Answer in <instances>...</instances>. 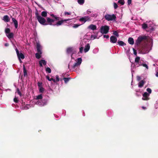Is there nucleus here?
Here are the masks:
<instances>
[{"mask_svg": "<svg viewBox=\"0 0 158 158\" xmlns=\"http://www.w3.org/2000/svg\"><path fill=\"white\" fill-rule=\"evenodd\" d=\"M147 40V37L146 36H140L136 40L135 45V46H138L141 43L143 42V43L146 42Z\"/></svg>", "mask_w": 158, "mask_h": 158, "instance_id": "1", "label": "nucleus"}, {"mask_svg": "<svg viewBox=\"0 0 158 158\" xmlns=\"http://www.w3.org/2000/svg\"><path fill=\"white\" fill-rule=\"evenodd\" d=\"M36 17L39 22L43 25H46V19L40 15L38 13H35Z\"/></svg>", "mask_w": 158, "mask_h": 158, "instance_id": "2", "label": "nucleus"}, {"mask_svg": "<svg viewBox=\"0 0 158 158\" xmlns=\"http://www.w3.org/2000/svg\"><path fill=\"white\" fill-rule=\"evenodd\" d=\"M104 18L108 21H115L116 19L115 15L114 14L110 15L107 14L105 15Z\"/></svg>", "mask_w": 158, "mask_h": 158, "instance_id": "3", "label": "nucleus"}, {"mask_svg": "<svg viewBox=\"0 0 158 158\" xmlns=\"http://www.w3.org/2000/svg\"><path fill=\"white\" fill-rule=\"evenodd\" d=\"M82 61L81 58H80L77 59V61L75 63L73 66H72V69L73 71H74L79 67L81 64Z\"/></svg>", "mask_w": 158, "mask_h": 158, "instance_id": "4", "label": "nucleus"}, {"mask_svg": "<svg viewBox=\"0 0 158 158\" xmlns=\"http://www.w3.org/2000/svg\"><path fill=\"white\" fill-rule=\"evenodd\" d=\"M148 46L146 43L142 44L140 47L139 50L141 52L145 53L148 52Z\"/></svg>", "mask_w": 158, "mask_h": 158, "instance_id": "5", "label": "nucleus"}, {"mask_svg": "<svg viewBox=\"0 0 158 158\" xmlns=\"http://www.w3.org/2000/svg\"><path fill=\"white\" fill-rule=\"evenodd\" d=\"M109 29V27L107 25H105L101 27L100 29V31L102 34H106L108 32Z\"/></svg>", "mask_w": 158, "mask_h": 158, "instance_id": "6", "label": "nucleus"}, {"mask_svg": "<svg viewBox=\"0 0 158 158\" xmlns=\"http://www.w3.org/2000/svg\"><path fill=\"white\" fill-rule=\"evenodd\" d=\"M91 20L90 17L88 16H85L80 18L79 21L82 23V24L84 23L86 21H89Z\"/></svg>", "mask_w": 158, "mask_h": 158, "instance_id": "7", "label": "nucleus"}, {"mask_svg": "<svg viewBox=\"0 0 158 158\" xmlns=\"http://www.w3.org/2000/svg\"><path fill=\"white\" fill-rule=\"evenodd\" d=\"M47 21L46 22L47 25L49 24L50 25H52V23L54 22L55 20L53 19H50L49 17L47 18Z\"/></svg>", "mask_w": 158, "mask_h": 158, "instance_id": "8", "label": "nucleus"}, {"mask_svg": "<svg viewBox=\"0 0 158 158\" xmlns=\"http://www.w3.org/2000/svg\"><path fill=\"white\" fill-rule=\"evenodd\" d=\"M149 96V94L148 93L145 92L143 94V97L142 98V100H148L149 99L148 97Z\"/></svg>", "mask_w": 158, "mask_h": 158, "instance_id": "9", "label": "nucleus"}, {"mask_svg": "<svg viewBox=\"0 0 158 158\" xmlns=\"http://www.w3.org/2000/svg\"><path fill=\"white\" fill-rule=\"evenodd\" d=\"M67 52L68 53H72L71 55V57L72 59H73V55L74 53V51L73 48H69L67 49Z\"/></svg>", "mask_w": 158, "mask_h": 158, "instance_id": "10", "label": "nucleus"}, {"mask_svg": "<svg viewBox=\"0 0 158 158\" xmlns=\"http://www.w3.org/2000/svg\"><path fill=\"white\" fill-rule=\"evenodd\" d=\"M70 20V19H64V20H61L60 21H58V22H57L56 24V25L57 26H58L59 25H60L61 24H62L66 22L67 21H68Z\"/></svg>", "mask_w": 158, "mask_h": 158, "instance_id": "11", "label": "nucleus"}, {"mask_svg": "<svg viewBox=\"0 0 158 158\" xmlns=\"http://www.w3.org/2000/svg\"><path fill=\"white\" fill-rule=\"evenodd\" d=\"M117 41V38L114 36H111L110 37V42L112 43H115Z\"/></svg>", "mask_w": 158, "mask_h": 158, "instance_id": "12", "label": "nucleus"}, {"mask_svg": "<svg viewBox=\"0 0 158 158\" xmlns=\"http://www.w3.org/2000/svg\"><path fill=\"white\" fill-rule=\"evenodd\" d=\"M140 60V57L139 56H136L135 58V61L136 65H138L139 66V64H142Z\"/></svg>", "mask_w": 158, "mask_h": 158, "instance_id": "13", "label": "nucleus"}, {"mask_svg": "<svg viewBox=\"0 0 158 158\" xmlns=\"http://www.w3.org/2000/svg\"><path fill=\"white\" fill-rule=\"evenodd\" d=\"M17 55L20 62H21L22 61L21 60V59H23L25 57L24 55L22 53H19V54Z\"/></svg>", "mask_w": 158, "mask_h": 158, "instance_id": "14", "label": "nucleus"}, {"mask_svg": "<svg viewBox=\"0 0 158 158\" xmlns=\"http://www.w3.org/2000/svg\"><path fill=\"white\" fill-rule=\"evenodd\" d=\"M12 20L14 23L15 27V28H17L18 27V22L17 20L14 18H12Z\"/></svg>", "mask_w": 158, "mask_h": 158, "instance_id": "15", "label": "nucleus"}, {"mask_svg": "<svg viewBox=\"0 0 158 158\" xmlns=\"http://www.w3.org/2000/svg\"><path fill=\"white\" fill-rule=\"evenodd\" d=\"M88 28L93 30H95L97 29V27L95 25L91 24L88 27Z\"/></svg>", "mask_w": 158, "mask_h": 158, "instance_id": "16", "label": "nucleus"}, {"mask_svg": "<svg viewBox=\"0 0 158 158\" xmlns=\"http://www.w3.org/2000/svg\"><path fill=\"white\" fill-rule=\"evenodd\" d=\"M90 45L89 44H87L85 46L84 51L85 52H87L90 49Z\"/></svg>", "mask_w": 158, "mask_h": 158, "instance_id": "17", "label": "nucleus"}, {"mask_svg": "<svg viewBox=\"0 0 158 158\" xmlns=\"http://www.w3.org/2000/svg\"><path fill=\"white\" fill-rule=\"evenodd\" d=\"M37 50V52H42L41 51V47L40 45L39 44H36Z\"/></svg>", "mask_w": 158, "mask_h": 158, "instance_id": "18", "label": "nucleus"}, {"mask_svg": "<svg viewBox=\"0 0 158 158\" xmlns=\"http://www.w3.org/2000/svg\"><path fill=\"white\" fill-rule=\"evenodd\" d=\"M46 62L45 60H41L39 61V64L40 67L43 66V64L45 65L46 64Z\"/></svg>", "mask_w": 158, "mask_h": 158, "instance_id": "19", "label": "nucleus"}, {"mask_svg": "<svg viewBox=\"0 0 158 158\" xmlns=\"http://www.w3.org/2000/svg\"><path fill=\"white\" fill-rule=\"evenodd\" d=\"M6 36L9 39H10L14 38V34L13 33L10 32L7 34Z\"/></svg>", "mask_w": 158, "mask_h": 158, "instance_id": "20", "label": "nucleus"}, {"mask_svg": "<svg viewBox=\"0 0 158 158\" xmlns=\"http://www.w3.org/2000/svg\"><path fill=\"white\" fill-rule=\"evenodd\" d=\"M128 43L131 45H133L134 44V39L130 37L128 40Z\"/></svg>", "mask_w": 158, "mask_h": 158, "instance_id": "21", "label": "nucleus"}, {"mask_svg": "<svg viewBox=\"0 0 158 158\" xmlns=\"http://www.w3.org/2000/svg\"><path fill=\"white\" fill-rule=\"evenodd\" d=\"M145 81L143 80L141 81L138 83V86L140 88L142 87L145 83Z\"/></svg>", "mask_w": 158, "mask_h": 158, "instance_id": "22", "label": "nucleus"}, {"mask_svg": "<svg viewBox=\"0 0 158 158\" xmlns=\"http://www.w3.org/2000/svg\"><path fill=\"white\" fill-rule=\"evenodd\" d=\"M42 54V52H37L35 55L36 57L38 59H39L41 57Z\"/></svg>", "mask_w": 158, "mask_h": 158, "instance_id": "23", "label": "nucleus"}, {"mask_svg": "<svg viewBox=\"0 0 158 158\" xmlns=\"http://www.w3.org/2000/svg\"><path fill=\"white\" fill-rule=\"evenodd\" d=\"M3 20L6 22H8L9 21V19L7 15H5L3 17Z\"/></svg>", "mask_w": 158, "mask_h": 158, "instance_id": "24", "label": "nucleus"}, {"mask_svg": "<svg viewBox=\"0 0 158 158\" xmlns=\"http://www.w3.org/2000/svg\"><path fill=\"white\" fill-rule=\"evenodd\" d=\"M41 15L43 17H46L47 16V12L45 11H42L41 13Z\"/></svg>", "mask_w": 158, "mask_h": 158, "instance_id": "25", "label": "nucleus"}, {"mask_svg": "<svg viewBox=\"0 0 158 158\" xmlns=\"http://www.w3.org/2000/svg\"><path fill=\"white\" fill-rule=\"evenodd\" d=\"M71 79L70 77H64L63 78V80L64 81L65 83H67Z\"/></svg>", "mask_w": 158, "mask_h": 158, "instance_id": "26", "label": "nucleus"}, {"mask_svg": "<svg viewBox=\"0 0 158 158\" xmlns=\"http://www.w3.org/2000/svg\"><path fill=\"white\" fill-rule=\"evenodd\" d=\"M50 16L52 18H55L56 20H59V17H57L55 15L53 14H51Z\"/></svg>", "mask_w": 158, "mask_h": 158, "instance_id": "27", "label": "nucleus"}, {"mask_svg": "<svg viewBox=\"0 0 158 158\" xmlns=\"http://www.w3.org/2000/svg\"><path fill=\"white\" fill-rule=\"evenodd\" d=\"M118 44L120 46H123L126 45L122 41H118Z\"/></svg>", "mask_w": 158, "mask_h": 158, "instance_id": "28", "label": "nucleus"}, {"mask_svg": "<svg viewBox=\"0 0 158 158\" xmlns=\"http://www.w3.org/2000/svg\"><path fill=\"white\" fill-rule=\"evenodd\" d=\"M78 3L80 5H82L85 2V0H77Z\"/></svg>", "mask_w": 158, "mask_h": 158, "instance_id": "29", "label": "nucleus"}, {"mask_svg": "<svg viewBox=\"0 0 158 158\" xmlns=\"http://www.w3.org/2000/svg\"><path fill=\"white\" fill-rule=\"evenodd\" d=\"M10 28H6L5 30V32L7 35L10 33Z\"/></svg>", "mask_w": 158, "mask_h": 158, "instance_id": "30", "label": "nucleus"}, {"mask_svg": "<svg viewBox=\"0 0 158 158\" xmlns=\"http://www.w3.org/2000/svg\"><path fill=\"white\" fill-rule=\"evenodd\" d=\"M142 27L145 29L148 28V25L146 24L143 23L142 25Z\"/></svg>", "mask_w": 158, "mask_h": 158, "instance_id": "31", "label": "nucleus"}, {"mask_svg": "<svg viewBox=\"0 0 158 158\" xmlns=\"http://www.w3.org/2000/svg\"><path fill=\"white\" fill-rule=\"evenodd\" d=\"M139 64V66H143L145 67L147 69H148V66L147 64L143 63Z\"/></svg>", "mask_w": 158, "mask_h": 158, "instance_id": "32", "label": "nucleus"}, {"mask_svg": "<svg viewBox=\"0 0 158 158\" xmlns=\"http://www.w3.org/2000/svg\"><path fill=\"white\" fill-rule=\"evenodd\" d=\"M118 2L122 5H123L124 4V0H118Z\"/></svg>", "mask_w": 158, "mask_h": 158, "instance_id": "33", "label": "nucleus"}, {"mask_svg": "<svg viewBox=\"0 0 158 158\" xmlns=\"http://www.w3.org/2000/svg\"><path fill=\"white\" fill-rule=\"evenodd\" d=\"M71 14V12H68L66 11H65L64 13V15L65 16H68L70 15Z\"/></svg>", "mask_w": 158, "mask_h": 158, "instance_id": "34", "label": "nucleus"}, {"mask_svg": "<svg viewBox=\"0 0 158 158\" xmlns=\"http://www.w3.org/2000/svg\"><path fill=\"white\" fill-rule=\"evenodd\" d=\"M43 96L42 94L39 95L38 96H36V99H41L42 98Z\"/></svg>", "mask_w": 158, "mask_h": 158, "instance_id": "35", "label": "nucleus"}, {"mask_svg": "<svg viewBox=\"0 0 158 158\" xmlns=\"http://www.w3.org/2000/svg\"><path fill=\"white\" fill-rule=\"evenodd\" d=\"M46 71L48 73H50L51 72V69L49 67H47L46 69Z\"/></svg>", "mask_w": 158, "mask_h": 158, "instance_id": "36", "label": "nucleus"}, {"mask_svg": "<svg viewBox=\"0 0 158 158\" xmlns=\"http://www.w3.org/2000/svg\"><path fill=\"white\" fill-rule=\"evenodd\" d=\"M23 73L24 76L27 75V71L24 66H23Z\"/></svg>", "mask_w": 158, "mask_h": 158, "instance_id": "37", "label": "nucleus"}, {"mask_svg": "<svg viewBox=\"0 0 158 158\" xmlns=\"http://www.w3.org/2000/svg\"><path fill=\"white\" fill-rule=\"evenodd\" d=\"M39 88V90L40 93H43L44 91V89L43 87H40Z\"/></svg>", "mask_w": 158, "mask_h": 158, "instance_id": "38", "label": "nucleus"}, {"mask_svg": "<svg viewBox=\"0 0 158 158\" xmlns=\"http://www.w3.org/2000/svg\"><path fill=\"white\" fill-rule=\"evenodd\" d=\"M80 25V24H74L73 27L74 28H77Z\"/></svg>", "mask_w": 158, "mask_h": 158, "instance_id": "39", "label": "nucleus"}, {"mask_svg": "<svg viewBox=\"0 0 158 158\" xmlns=\"http://www.w3.org/2000/svg\"><path fill=\"white\" fill-rule=\"evenodd\" d=\"M113 34L117 37H118L119 36V35L118 32L116 31H114Z\"/></svg>", "mask_w": 158, "mask_h": 158, "instance_id": "40", "label": "nucleus"}, {"mask_svg": "<svg viewBox=\"0 0 158 158\" xmlns=\"http://www.w3.org/2000/svg\"><path fill=\"white\" fill-rule=\"evenodd\" d=\"M38 85L39 88L42 87V83L41 82H38Z\"/></svg>", "mask_w": 158, "mask_h": 158, "instance_id": "41", "label": "nucleus"}, {"mask_svg": "<svg viewBox=\"0 0 158 158\" xmlns=\"http://www.w3.org/2000/svg\"><path fill=\"white\" fill-rule=\"evenodd\" d=\"M17 92L18 94L20 96H21V93L19 91V89L18 88L17 89Z\"/></svg>", "mask_w": 158, "mask_h": 158, "instance_id": "42", "label": "nucleus"}, {"mask_svg": "<svg viewBox=\"0 0 158 158\" xmlns=\"http://www.w3.org/2000/svg\"><path fill=\"white\" fill-rule=\"evenodd\" d=\"M56 82H58L59 81V76L58 75L56 76Z\"/></svg>", "mask_w": 158, "mask_h": 158, "instance_id": "43", "label": "nucleus"}, {"mask_svg": "<svg viewBox=\"0 0 158 158\" xmlns=\"http://www.w3.org/2000/svg\"><path fill=\"white\" fill-rule=\"evenodd\" d=\"M147 91L148 92L149 94H151L152 92V90L149 88H148L147 89Z\"/></svg>", "mask_w": 158, "mask_h": 158, "instance_id": "44", "label": "nucleus"}, {"mask_svg": "<svg viewBox=\"0 0 158 158\" xmlns=\"http://www.w3.org/2000/svg\"><path fill=\"white\" fill-rule=\"evenodd\" d=\"M83 47H81L80 48V52L81 53H82L83 52Z\"/></svg>", "mask_w": 158, "mask_h": 158, "instance_id": "45", "label": "nucleus"}, {"mask_svg": "<svg viewBox=\"0 0 158 158\" xmlns=\"http://www.w3.org/2000/svg\"><path fill=\"white\" fill-rule=\"evenodd\" d=\"M133 52H134V55L135 56H137V53L136 51L134 48H133Z\"/></svg>", "mask_w": 158, "mask_h": 158, "instance_id": "46", "label": "nucleus"}, {"mask_svg": "<svg viewBox=\"0 0 158 158\" xmlns=\"http://www.w3.org/2000/svg\"><path fill=\"white\" fill-rule=\"evenodd\" d=\"M114 8L115 9L117 8L118 7V5L116 3H114Z\"/></svg>", "mask_w": 158, "mask_h": 158, "instance_id": "47", "label": "nucleus"}, {"mask_svg": "<svg viewBox=\"0 0 158 158\" xmlns=\"http://www.w3.org/2000/svg\"><path fill=\"white\" fill-rule=\"evenodd\" d=\"M132 0H127V3L128 5H130L131 3Z\"/></svg>", "mask_w": 158, "mask_h": 158, "instance_id": "48", "label": "nucleus"}, {"mask_svg": "<svg viewBox=\"0 0 158 158\" xmlns=\"http://www.w3.org/2000/svg\"><path fill=\"white\" fill-rule=\"evenodd\" d=\"M53 81L54 82H56V80L55 79H54L52 78H50V81Z\"/></svg>", "mask_w": 158, "mask_h": 158, "instance_id": "49", "label": "nucleus"}, {"mask_svg": "<svg viewBox=\"0 0 158 158\" xmlns=\"http://www.w3.org/2000/svg\"><path fill=\"white\" fill-rule=\"evenodd\" d=\"M103 36L104 38H106V39H108L109 37V36L108 35H104Z\"/></svg>", "mask_w": 158, "mask_h": 158, "instance_id": "50", "label": "nucleus"}, {"mask_svg": "<svg viewBox=\"0 0 158 158\" xmlns=\"http://www.w3.org/2000/svg\"><path fill=\"white\" fill-rule=\"evenodd\" d=\"M14 101L15 102L17 103L18 102L17 98H14Z\"/></svg>", "mask_w": 158, "mask_h": 158, "instance_id": "51", "label": "nucleus"}, {"mask_svg": "<svg viewBox=\"0 0 158 158\" xmlns=\"http://www.w3.org/2000/svg\"><path fill=\"white\" fill-rule=\"evenodd\" d=\"M46 78L50 81V77L48 76H47L46 77Z\"/></svg>", "mask_w": 158, "mask_h": 158, "instance_id": "52", "label": "nucleus"}, {"mask_svg": "<svg viewBox=\"0 0 158 158\" xmlns=\"http://www.w3.org/2000/svg\"><path fill=\"white\" fill-rule=\"evenodd\" d=\"M16 52L17 54L18 55V54H19V50H18V49L17 48H16Z\"/></svg>", "mask_w": 158, "mask_h": 158, "instance_id": "53", "label": "nucleus"}, {"mask_svg": "<svg viewBox=\"0 0 158 158\" xmlns=\"http://www.w3.org/2000/svg\"><path fill=\"white\" fill-rule=\"evenodd\" d=\"M91 13V11L89 10H88L87 11V14H89Z\"/></svg>", "mask_w": 158, "mask_h": 158, "instance_id": "54", "label": "nucleus"}, {"mask_svg": "<svg viewBox=\"0 0 158 158\" xmlns=\"http://www.w3.org/2000/svg\"><path fill=\"white\" fill-rule=\"evenodd\" d=\"M137 79L138 80H139L140 79V77L139 76H137Z\"/></svg>", "mask_w": 158, "mask_h": 158, "instance_id": "55", "label": "nucleus"}, {"mask_svg": "<svg viewBox=\"0 0 158 158\" xmlns=\"http://www.w3.org/2000/svg\"><path fill=\"white\" fill-rule=\"evenodd\" d=\"M142 108L143 109H144V110H145V109H146V107H144V106H142Z\"/></svg>", "mask_w": 158, "mask_h": 158, "instance_id": "56", "label": "nucleus"}, {"mask_svg": "<svg viewBox=\"0 0 158 158\" xmlns=\"http://www.w3.org/2000/svg\"><path fill=\"white\" fill-rule=\"evenodd\" d=\"M9 45V44H8V43H6L5 44V46H7Z\"/></svg>", "mask_w": 158, "mask_h": 158, "instance_id": "57", "label": "nucleus"}, {"mask_svg": "<svg viewBox=\"0 0 158 158\" xmlns=\"http://www.w3.org/2000/svg\"><path fill=\"white\" fill-rule=\"evenodd\" d=\"M156 76L158 77V71L156 73Z\"/></svg>", "mask_w": 158, "mask_h": 158, "instance_id": "58", "label": "nucleus"}, {"mask_svg": "<svg viewBox=\"0 0 158 158\" xmlns=\"http://www.w3.org/2000/svg\"><path fill=\"white\" fill-rule=\"evenodd\" d=\"M70 63L69 64V65H68V67H69H69H70Z\"/></svg>", "mask_w": 158, "mask_h": 158, "instance_id": "59", "label": "nucleus"}]
</instances>
